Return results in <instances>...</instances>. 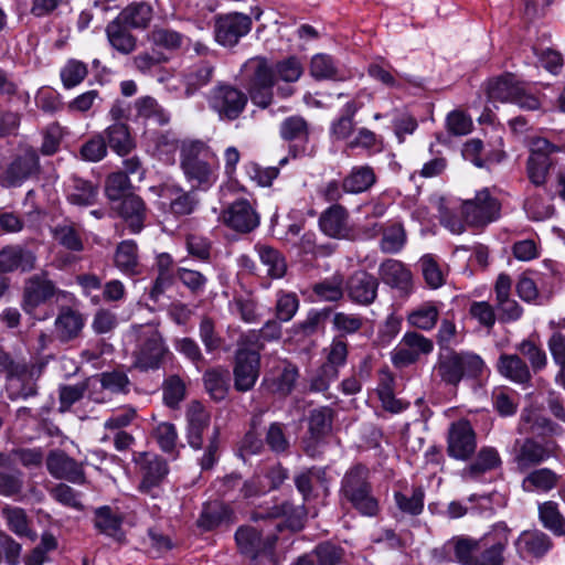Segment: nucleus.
I'll use <instances>...</instances> for the list:
<instances>
[{
    "label": "nucleus",
    "instance_id": "f257e3e1",
    "mask_svg": "<svg viewBox=\"0 0 565 565\" xmlns=\"http://www.w3.org/2000/svg\"><path fill=\"white\" fill-rule=\"evenodd\" d=\"M181 169L192 186L206 190L217 179V157L201 140H185L181 145Z\"/></svg>",
    "mask_w": 565,
    "mask_h": 565
},
{
    "label": "nucleus",
    "instance_id": "f03ea898",
    "mask_svg": "<svg viewBox=\"0 0 565 565\" xmlns=\"http://www.w3.org/2000/svg\"><path fill=\"white\" fill-rule=\"evenodd\" d=\"M341 500L352 504L362 515L375 516L379 513V501L372 493L369 482V470L358 465L345 472L341 481Z\"/></svg>",
    "mask_w": 565,
    "mask_h": 565
},
{
    "label": "nucleus",
    "instance_id": "7ed1b4c3",
    "mask_svg": "<svg viewBox=\"0 0 565 565\" xmlns=\"http://www.w3.org/2000/svg\"><path fill=\"white\" fill-rule=\"evenodd\" d=\"M435 371L443 382L456 386L465 376H481L486 371V364L478 354L472 352L441 349Z\"/></svg>",
    "mask_w": 565,
    "mask_h": 565
},
{
    "label": "nucleus",
    "instance_id": "20e7f679",
    "mask_svg": "<svg viewBox=\"0 0 565 565\" xmlns=\"http://www.w3.org/2000/svg\"><path fill=\"white\" fill-rule=\"evenodd\" d=\"M130 337L136 341L134 365L140 370L158 369L168 349L157 327L150 323L134 327Z\"/></svg>",
    "mask_w": 565,
    "mask_h": 565
},
{
    "label": "nucleus",
    "instance_id": "39448f33",
    "mask_svg": "<svg viewBox=\"0 0 565 565\" xmlns=\"http://www.w3.org/2000/svg\"><path fill=\"white\" fill-rule=\"evenodd\" d=\"M243 76L253 104L266 108L273 99L274 72L260 57L248 60L243 66Z\"/></svg>",
    "mask_w": 565,
    "mask_h": 565
},
{
    "label": "nucleus",
    "instance_id": "423d86ee",
    "mask_svg": "<svg viewBox=\"0 0 565 565\" xmlns=\"http://www.w3.org/2000/svg\"><path fill=\"white\" fill-rule=\"evenodd\" d=\"M209 107L222 120H234L245 109L247 96L238 88L228 84H217L207 94Z\"/></svg>",
    "mask_w": 565,
    "mask_h": 565
},
{
    "label": "nucleus",
    "instance_id": "0eeeda50",
    "mask_svg": "<svg viewBox=\"0 0 565 565\" xmlns=\"http://www.w3.org/2000/svg\"><path fill=\"white\" fill-rule=\"evenodd\" d=\"M461 213L468 225L483 227L499 218L500 203L488 189H482L472 200L462 203Z\"/></svg>",
    "mask_w": 565,
    "mask_h": 565
},
{
    "label": "nucleus",
    "instance_id": "6e6552de",
    "mask_svg": "<svg viewBox=\"0 0 565 565\" xmlns=\"http://www.w3.org/2000/svg\"><path fill=\"white\" fill-rule=\"evenodd\" d=\"M433 350L430 339L416 331H408L391 352V360L394 366L402 369L416 363L422 355H428Z\"/></svg>",
    "mask_w": 565,
    "mask_h": 565
},
{
    "label": "nucleus",
    "instance_id": "1a4fd4ad",
    "mask_svg": "<svg viewBox=\"0 0 565 565\" xmlns=\"http://www.w3.org/2000/svg\"><path fill=\"white\" fill-rule=\"evenodd\" d=\"M70 296L67 291L57 289L46 274L34 275L25 281L22 307L26 313L33 315L40 305L51 298L67 299Z\"/></svg>",
    "mask_w": 565,
    "mask_h": 565
},
{
    "label": "nucleus",
    "instance_id": "9d476101",
    "mask_svg": "<svg viewBox=\"0 0 565 565\" xmlns=\"http://www.w3.org/2000/svg\"><path fill=\"white\" fill-rule=\"evenodd\" d=\"M476 434L468 420L452 423L448 430V455L458 460H467L476 450Z\"/></svg>",
    "mask_w": 565,
    "mask_h": 565
},
{
    "label": "nucleus",
    "instance_id": "9b49d317",
    "mask_svg": "<svg viewBox=\"0 0 565 565\" xmlns=\"http://www.w3.org/2000/svg\"><path fill=\"white\" fill-rule=\"evenodd\" d=\"M222 221L228 227L248 233L259 225V215L253 204L246 199H238L222 212Z\"/></svg>",
    "mask_w": 565,
    "mask_h": 565
},
{
    "label": "nucleus",
    "instance_id": "f8f14e48",
    "mask_svg": "<svg viewBox=\"0 0 565 565\" xmlns=\"http://www.w3.org/2000/svg\"><path fill=\"white\" fill-rule=\"evenodd\" d=\"M250 26L252 20L248 15L242 13L221 15L215 23V39L224 46H233L249 32Z\"/></svg>",
    "mask_w": 565,
    "mask_h": 565
},
{
    "label": "nucleus",
    "instance_id": "ddd939ff",
    "mask_svg": "<svg viewBox=\"0 0 565 565\" xmlns=\"http://www.w3.org/2000/svg\"><path fill=\"white\" fill-rule=\"evenodd\" d=\"M159 199L160 207L177 216L191 214L198 204L196 199L191 192L170 183L160 186Z\"/></svg>",
    "mask_w": 565,
    "mask_h": 565
},
{
    "label": "nucleus",
    "instance_id": "4468645a",
    "mask_svg": "<svg viewBox=\"0 0 565 565\" xmlns=\"http://www.w3.org/2000/svg\"><path fill=\"white\" fill-rule=\"evenodd\" d=\"M490 146L491 149L482 157L483 142L478 138L469 139L462 147V157L478 168H489L491 164L500 163L505 157L503 138L498 136Z\"/></svg>",
    "mask_w": 565,
    "mask_h": 565
},
{
    "label": "nucleus",
    "instance_id": "2eb2a0df",
    "mask_svg": "<svg viewBox=\"0 0 565 565\" xmlns=\"http://www.w3.org/2000/svg\"><path fill=\"white\" fill-rule=\"evenodd\" d=\"M319 226L326 235L332 238L349 239L353 234L349 212L340 204H333L321 213Z\"/></svg>",
    "mask_w": 565,
    "mask_h": 565
},
{
    "label": "nucleus",
    "instance_id": "dca6fc26",
    "mask_svg": "<svg viewBox=\"0 0 565 565\" xmlns=\"http://www.w3.org/2000/svg\"><path fill=\"white\" fill-rule=\"evenodd\" d=\"M259 375V353L257 350L241 349L236 355L234 369L235 387L238 391H249Z\"/></svg>",
    "mask_w": 565,
    "mask_h": 565
},
{
    "label": "nucleus",
    "instance_id": "f3484780",
    "mask_svg": "<svg viewBox=\"0 0 565 565\" xmlns=\"http://www.w3.org/2000/svg\"><path fill=\"white\" fill-rule=\"evenodd\" d=\"M554 452V444H540L532 438H527L516 449L514 461L518 468L524 471L545 461Z\"/></svg>",
    "mask_w": 565,
    "mask_h": 565
},
{
    "label": "nucleus",
    "instance_id": "a211bd4d",
    "mask_svg": "<svg viewBox=\"0 0 565 565\" xmlns=\"http://www.w3.org/2000/svg\"><path fill=\"white\" fill-rule=\"evenodd\" d=\"M85 327V318L78 310L63 307L54 321V334L60 342L77 339Z\"/></svg>",
    "mask_w": 565,
    "mask_h": 565
},
{
    "label": "nucleus",
    "instance_id": "6ab92c4d",
    "mask_svg": "<svg viewBox=\"0 0 565 565\" xmlns=\"http://www.w3.org/2000/svg\"><path fill=\"white\" fill-rule=\"evenodd\" d=\"M50 473L57 479H66L73 483H84V471L79 463L62 451H53L46 459Z\"/></svg>",
    "mask_w": 565,
    "mask_h": 565
},
{
    "label": "nucleus",
    "instance_id": "aec40b11",
    "mask_svg": "<svg viewBox=\"0 0 565 565\" xmlns=\"http://www.w3.org/2000/svg\"><path fill=\"white\" fill-rule=\"evenodd\" d=\"M113 209L125 221L131 233L137 234L143 228L147 210L141 198L135 194L126 195Z\"/></svg>",
    "mask_w": 565,
    "mask_h": 565
},
{
    "label": "nucleus",
    "instance_id": "412c9836",
    "mask_svg": "<svg viewBox=\"0 0 565 565\" xmlns=\"http://www.w3.org/2000/svg\"><path fill=\"white\" fill-rule=\"evenodd\" d=\"M295 482L305 500H309L311 497H327L329 493V479L323 468L308 469L299 473Z\"/></svg>",
    "mask_w": 565,
    "mask_h": 565
},
{
    "label": "nucleus",
    "instance_id": "4be33fe9",
    "mask_svg": "<svg viewBox=\"0 0 565 565\" xmlns=\"http://www.w3.org/2000/svg\"><path fill=\"white\" fill-rule=\"evenodd\" d=\"M263 532H235V541L239 551L252 559L262 553L271 552L277 537L274 533L267 532L266 536Z\"/></svg>",
    "mask_w": 565,
    "mask_h": 565
},
{
    "label": "nucleus",
    "instance_id": "5701e85b",
    "mask_svg": "<svg viewBox=\"0 0 565 565\" xmlns=\"http://www.w3.org/2000/svg\"><path fill=\"white\" fill-rule=\"evenodd\" d=\"M188 440L192 448L200 449L204 430L210 425V414L199 402H191L186 409Z\"/></svg>",
    "mask_w": 565,
    "mask_h": 565
},
{
    "label": "nucleus",
    "instance_id": "b1692460",
    "mask_svg": "<svg viewBox=\"0 0 565 565\" xmlns=\"http://www.w3.org/2000/svg\"><path fill=\"white\" fill-rule=\"evenodd\" d=\"M39 168V158L34 149L28 148L15 158L10 164L6 175V182L9 186L20 185Z\"/></svg>",
    "mask_w": 565,
    "mask_h": 565
},
{
    "label": "nucleus",
    "instance_id": "393cba45",
    "mask_svg": "<svg viewBox=\"0 0 565 565\" xmlns=\"http://www.w3.org/2000/svg\"><path fill=\"white\" fill-rule=\"evenodd\" d=\"M379 281L365 271L355 273L349 280L348 291L352 301L360 305H370L377 295Z\"/></svg>",
    "mask_w": 565,
    "mask_h": 565
},
{
    "label": "nucleus",
    "instance_id": "a878e982",
    "mask_svg": "<svg viewBox=\"0 0 565 565\" xmlns=\"http://www.w3.org/2000/svg\"><path fill=\"white\" fill-rule=\"evenodd\" d=\"M105 32L109 45L118 53L129 55L137 49V38L119 20L110 21Z\"/></svg>",
    "mask_w": 565,
    "mask_h": 565
},
{
    "label": "nucleus",
    "instance_id": "bb28decb",
    "mask_svg": "<svg viewBox=\"0 0 565 565\" xmlns=\"http://www.w3.org/2000/svg\"><path fill=\"white\" fill-rule=\"evenodd\" d=\"M234 518V512L230 507L223 502L214 501L203 507L198 524L205 530L221 526L227 527L233 524Z\"/></svg>",
    "mask_w": 565,
    "mask_h": 565
},
{
    "label": "nucleus",
    "instance_id": "cd10ccee",
    "mask_svg": "<svg viewBox=\"0 0 565 565\" xmlns=\"http://www.w3.org/2000/svg\"><path fill=\"white\" fill-rule=\"evenodd\" d=\"M520 82L512 75L505 74L492 78L487 84V97L489 103H513L519 92Z\"/></svg>",
    "mask_w": 565,
    "mask_h": 565
},
{
    "label": "nucleus",
    "instance_id": "c85d7f7f",
    "mask_svg": "<svg viewBox=\"0 0 565 565\" xmlns=\"http://www.w3.org/2000/svg\"><path fill=\"white\" fill-rule=\"evenodd\" d=\"M380 276L386 285L403 291H407L412 286V273L395 259H388L380 266Z\"/></svg>",
    "mask_w": 565,
    "mask_h": 565
},
{
    "label": "nucleus",
    "instance_id": "c756f323",
    "mask_svg": "<svg viewBox=\"0 0 565 565\" xmlns=\"http://www.w3.org/2000/svg\"><path fill=\"white\" fill-rule=\"evenodd\" d=\"M34 264L35 256L19 246H8L0 250V271L7 273L18 268L31 270Z\"/></svg>",
    "mask_w": 565,
    "mask_h": 565
},
{
    "label": "nucleus",
    "instance_id": "7c9ffc66",
    "mask_svg": "<svg viewBox=\"0 0 565 565\" xmlns=\"http://www.w3.org/2000/svg\"><path fill=\"white\" fill-rule=\"evenodd\" d=\"M107 146L119 156L128 154L134 148V140L125 122L116 121L103 132Z\"/></svg>",
    "mask_w": 565,
    "mask_h": 565
},
{
    "label": "nucleus",
    "instance_id": "2f4dec72",
    "mask_svg": "<svg viewBox=\"0 0 565 565\" xmlns=\"http://www.w3.org/2000/svg\"><path fill=\"white\" fill-rule=\"evenodd\" d=\"M298 379V370L288 362H281L277 371L265 379L267 387L281 395L289 394Z\"/></svg>",
    "mask_w": 565,
    "mask_h": 565
},
{
    "label": "nucleus",
    "instance_id": "473e14b6",
    "mask_svg": "<svg viewBox=\"0 0 565 565\" xmlns=\"http://www.w3.org/2000/svg\"><path fill=\"white\" fill-rule=\"evenodd\" d=\"M515 546L522 557H540L550 550L551 541L543 532H521Z\"/></svg>",
    "mask_w": 565,
    "mask_h": 565
},
{
    "label": "nucleus",
    "instance_id": "72a5a7b5",
    "mask_svg": "<svg viewBox=\"0 0 565 565\" xmlns=\"http://www.w3.org/2000/svg\"><path fill=\"white\" fill-rule=\"evenodd\" d=\"M376 182V175L370 166L353 167L343 179L345 193L360 194L367 191Z\"/></svg>",
    "mask_w": 565,
    "mask_h": 565
},
{
    "label": "nucleus",
    "instance_id": "f704fd0d",
    "mask_svg": "<svg viewBox=\"0 0 565 565\" xmlns=\"http://www.w3.org/2000/svg\"><path fill=\"white\" fill-rule=\"evenodd\" d=\"M501 458L493 447H483L478 452L475 461L462 470L465 479H476L487 471L501 466Z\"/></svg>",
    "mask_w": 565,
    "mask_h": 565
},
{
    "label": "nucleus",
    "instance_id": "c9c22d12",
    "mask_svg": "<svg viewBox=\"0 0 565 565\" xmlns=\"http://www.w3.org/2000/svg\"><path fill=\"white\" fill-rule=\"evenodd\" d=\"M153 18L152 7L143 1L128 4L116 18L132 29H146Z\"/></svg>",
    "mask_w": 565,
    "mask_h": 565
},
{
    "label": "nucleus",
    "instance_id": "e433bc0d",
    "mask_svg": "<svg viewBox=\"0 0 565 565\" xmlns=\"http://www.w3.org/2000/svg\"><path fill=\"white\" fill-rule=\"evenodd\" d=\"M439 306L434 301H426L411 310L407 322L415 329L429 331L435 328L439 318Z\"/></svg>",
    "mask_w": 565,
    "mask_h": 565
},
{
    "label": "nucleus",
    "instance_id": "4c0bfd02",
    "mask_svg": "<svg viewBox=\"0 0 565 565\" xmlns=\"http://www.w3.org/2000/svg\"><path fill=\"white\" fill-rule=\"evenodd\" d=\"M145 469V476L139 487L140 491L157 497L159 494V483L168 473L167 463L162 459L152 456L147 459Z\"/></svg>",
    "mask_w": 565,
    "mask_h": 565
},
{
    "label": "nucleus",
    "instance_id": "58836bf2",
    "mask_svg": "<svg viewBox=\"0 0 565 565\" xmlns=\"http://www.w3.org/2000/svg\"><path fill=\"white\" fill-rule=\"evenodd\" d=\"M498 370L504 377L516 383H525L531 379L529 366L516 354H502L498 361Z\"/></svg>",
    "mask_w": 565,
    "mask_h": 565
},
{
    "label": "nucleus",
    "instance_id": "ea45409f",
    "mask_svg": "<svg viewBox=\"0 0 565 565\" xmlns=\"http://www.w3.org/2000/svg\"><path fill=\"white\" fill-rule=\"evenodd\" d=\"M559 477L548 468H541L530 472L522 481L526 492H548L554 489Z\"/></svg>",
    "mask_w": 565,
    "mask_h": 565
},
{
    "label": "nucleus",
    "instance_id": "a19ab883",
    "mask_svg": "<svg viewBox=\"0 0 565 565\" xmlns=\"http://www.w3.org/2000/svg\"><path fill=\"white\" fill-rule=\"evenodd\" d=\"M310 74L312 77L319 81H341L344 78V75L339 70L333 58L330 55L323 53H319L312 56L310 63Z\"/></svg>",
    "mask_w": 565,
    "mask_h": 565
},
{
    "label": "nucleus",
    "instance_id": "79ce46f5",
    "mask_svg": "<svg viewBox=\"0 0 565 565\" xmlns=\"http://www.w3.org/2000/svg\"><path fill=\"white\" fill-rule=\"evenodd\" d=\"M149 40L159 49L177 51L183 46L186 38L182 33L170 28L156 26L149 33Z\"/></svg>",
    "mask_w": 565,
    "mask_h": 565
},
{
    "label": "nucleus",
    "instance_id": "37998d69",
    "mask_svg": "<svg viewBox=\"0 0 565 565\" xmlns=\"http://www.w3.org/2000/svg\"><path fill=\"white\" fill-rule=\"evenodd\" d=\"M424 490L422 487L406 488L394 494L396 505L405 513L418 514L424 508Z\"/></svg>",
    "mask_w": 565,
    "mask_h": 565
},
{
    "label": "nucleus",
    "instance_id": "c03bdc74",
    "mask_svg": "<svg viewBox=\"0 0 565 565\" xmlns=\"http://www.w3.org/2000/svg\"><path fill=\"white\" fill-rule=\"evenodd\" d=\"M214 73V66L207 62L194 66L185 76V95L188 97L195 94L200 88L206 86Z\"/></svg>",
    "mask_w": 565,
    "mask_h": 565
},
{
    "label": "nucleus",
    "instance_id": "a18cd8bd",
    "mask_svg": "<svg viewBox=\"0 0 565 565\" xmlns=\"http://www.w3.org/2000/svg\"><path fill=\"white\" fill-rule=\"evenodd\" d=\"M137 115L158 125H166L170 120L169 114L150 96H143L135 102Z\"/></svg>",
    "mask_w": 565,
    "mask_h": 565
},
{
    "label": "nucleus",
    "instance_id": "49530a36",
    "mask_svg": "<svg viewBox=\"0 0 565 565\" xmlns=\"http://www.w3.org/2000/svg\"><path fill=\"white\" fill-rule=\"evenodd\" d=\"M115 265L125 274L134 275L137 273L138 253L134 241H124L118 245L115 254Z\"/></svg>",
    "mask_w": 565,
    "mask_h": 565
},
{
    "label": "nucleus",
    "instance_id": "de8ad7c7",
    "mask_svg": "<svg viewBox=\"0 0 565 565\" xmlns=\"http://www.w3.org/2000/svg\"><path fill=\"white\" fill-rule=\"evenodd\" d=\"M449 546L452 547L455 557L460 564L473 565L482 545L479 541L458 536L449 543Z\"/></svg>",
    "mask_w": 565,
    "mask_h": 565
},
{
    "label": "nucleus",
    "instance_id": "09e8293b",
    "mask_svg": "<svg viewBox=\"0 0 565 565\" xmlns=\"http://www.w3.org/2000/svg\"><path fill=\"white\" fill-rule=\"evenodd\" d=\"M359 110V106L353 102L347 103L344 114L335 119L330 127L331 136L337 140L348 139L354 129V115Z\"/></svg>",
    "mask_w": 565,
    "mask_h": 565
},
{
    "label": "nucleus",
    "instance_id": "8fccbe9b",
    "mask_svg": "<svg viewBox=\"0 0 565 565\" xmlns=\"http://www.w3.org/2000/svg\"><path fill=\"white\" fill-rule=\"evenodd\" d=\"M260 262L267 267V274L273 278H280L286 273V262L280 253L267 245H257Z\"/></svg>",
    "mask_w": 565,
    "mask_h": 565
},
{
    "label": "nucleus",
    "instance_id": "3c124183",
    "mask_svg": "<svg viewBox=\"0 0 565 565\" xmlns=\"http://www.w3.org/2000/svg\"><path fill=\"white\" fill-rule=\"evenodd\" d=\"M57 546L56 537L51 533H44L41 542L24 556V565H44L50 561L49 554L55 551Z\"/></svg>",
    "mask_w": 565,
    "mask_h": 565
},
{
    "label": "nucleus",
    "instance_id": "603ef678",
    "mask_svg": "<svg viewBox=\"0 0 565 565\" xmlns=\"http://www.w3.org/2000/svg\"><path fill=\"white\" fill-rule=\"evenodd\" d=\"M151 151L160 160L171 162L178 150V140L173 132L167 131L157 134L151 138Z\"/></svg>",
    "mask_w": 565,
    "mask_h": 565
},
{
    "label": "nucleus",
    "instance_id": "864d4df0",
    "mask_svg": "<svg viewBox=\"0 0 565 565\" xmlns=\"http://www.w3.org/2000/svg\"><path fill=\"white\" fill-rule=\"evenodd\" d=\"M332 426V411L328 407L313 409L309 416L310 437L318 441L330 433Z\"/></svg>",
    "mask_w": 565,
    "mask_h": 565
},
{
    "label": "nucleus",
    "instance_id": "5fc2aeb1",
    "mask_svg": "<svg viewBox=\"0 0 565 565\" xmlns=\"http://www.w3.org/2000/svg\"><path fill=\"white\" fill-rule=\"evenodd\" d=\"M230 373L225 369H212L204 374L205 388L214 399H223L226 395Z\"/></svg>",
    "mask_w": 565,
    "mask_h": 565
},
{
    "label": "nucleus",
    "instance_id": "6e6d98bb",
    "mask_svg": "<svg viewBox=\"0 0 565 565\" xmlns=\"http://www.w3.org/2000/svg\"><path fill=\"white\" fill-rule=\"evenodd\" d=\"M94 524L97 530H119L124 515L117 508L104 505L95 510Z\"/></svg>",
    "mask_w": 565,
    "mask_h": 565
},
{
    "label": "nucleus",
    "instance_id": "4d7b16f0",
    "mask_svg": "<svg viewBox=\"0 0 565 565\" xmlns=\"http://www.w3.org/2000/svg\"><path fill=\"white\" fill-rule=\"evenodd\" d=\"M419 265L429 288L437 289L445 284V271L431 255L423 256Z\"/></svg>",
    "mask_w": 565,
    "mask_h": 565
},
{
    "label": "nucleus",
    "instance_id": "13d9d810",
    "mask_svg": "<svg viewBox=\"0 0 565 565\" xmlns=\"http://www.w3.org/2000/svg\"><path fill=\"white\" fill-rule=\"evenodd\" d=\"M299 308V299L295 292L280 290L276 295V317L287 322L294 318Z\"/></svg>",
    "mask_w": 565,
    "mask_h": 565
},
{
    "label": "nucleus",
    "instance_id": "bf43d9fd",
    "mask_svg": "<svg viewBox=\"0 0 565 565\" xmlns=\"http://www.w3.org/2000/svg\"><path fill=\"white\" fill-rule=\"evenodd\" d=\"M87 66L81 61L71 60L61 70V79L65 88L79 85L87 76Z\"/></svg>",
    "mask_w": 565,
    "mask_h": 565
},
{
    "label": "nucleus",
    "instance_id": "052dcab7",
    "mask_svg": "<svg viewBox=\"0 0 565 565\" xmlns=\"http://www.w3.org/2000/svg\"><path fill=\"white\" fill-rule=\"evenodd\" d=\"M310 556L315 557L317 565H338L342 561L343 550L331 542H323L315 547Z\"/></svg>",
    "mask_w": 565,
    "mask_h": 565
},
{
    "label": "nucleus",
    "instance_id": "680f3d73",
    "mask_svg": "<svg viewBox=\"0 0 565 565\" xmlns=\"http://www.w3.org/2000/svg\"><path fill=\"white\" fill-rule=\"evenodd\" d=\"M406 242V234L401 224H393L383 232L381 248L385 253H398Z\"/></svg>",
    "mask_w": 565,
    "mask_h": 565
},
{
    "label": "nucleus",
    "instance_id": "e2e57ef3",
    "mask_svg": "<svg viewBox=\"0 0 565 565\" xmlns=\"http://www.w3.org/2000/svg\"><path fill=\"white\" fill-rule=\"evenodd\" d=\"M539 518L543 526L550 530H563L565 527V519L558 511L557 503L553 501L540 504Z\"/></svg>",
    "mask_w": 565,
    "mask_h": 565
},
{
    "label": "nucleus",
    "instance_id": "0e129e2a",
    "mask_svg": "<svg viewBox=\"0 0 565 565\" xmlns=\"http://www.w3.org/2000/svg\"><path fill=\"white\" fill-rule=\"evenodd\" d=\"M518 350L525 356L534 372L542 371L547 365V355L545 351L530 340L522 341Z\"/></svg>",
    "mask_w": 565,
    "mask_h": 565
},
{
    "label": "nucleus",
    "instance_id": "69168bd1",
    "mask_svg": "<svg viewBox=\"0 0 565 565\" xmlns=\"http://www.w3.org/2000/svg\"><path fill=\"white\" fill-rule=\"evenodd\" d=\"M343 278L339 275L333 276L315 286L313 291L320 300L337 301L343 295Z\"/></svg>",
    "mask_w": 565,
    "mask_h": 565
},
{
    "label": "nucleus",
    "instance_id": "338daca9",
    "mask_svg": "<svg viewBox=\"0 0 565 565\" xmlns=\"http://www.w3.org/2000/svg\"><path fill=\"white\" fill-rule=\"evenodd\" d=\"M434 204L439 213L440 223L446 228L452 234H461L465 231L463 221L451 212L450 206L444 198L437 199Z\"/></svg>",
    "mask_w": 565,
    "mask_h": 565
},
{
    "label": "nucleus",
    "instance_id": "774afa93",
    "mask_svg": "<svg viewBox=\"0 0 565 565\" xmlns=\"http://www.w3.org/2000/svg\"><path fill=\"white\" fill-rule=\"evenodd\" d=\"M348 148H362L367 151H380L382 149V138L377 136L375 132L367 128H360L348 145Z\"/></svg>",
    "mask_w": 565,
    "mask_h": 565
}]
</instances>
